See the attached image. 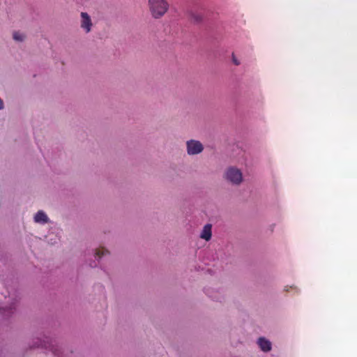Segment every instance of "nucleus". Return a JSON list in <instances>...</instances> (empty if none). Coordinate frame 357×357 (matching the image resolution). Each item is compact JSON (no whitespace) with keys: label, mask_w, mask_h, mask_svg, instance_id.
Returning <instances> with one entry per match:
<instances>
[{"label":"nucleus","mask_w":357,"mask_h":357,"mask_svg":"<svg viewBox=\"0 0 357 357\" xmlns=\"http://www.w3.org/2000/svg\"><path fill=\"white\" fill-rule=\"evenodd\" d=\"M108 253H109V252L107 250L102 248L101 249H98L96 250V256L98 257V258H100L101 257H102Z\"/></svg>","instance_id":"obj_10"},{"label":"nucleus","mask_w":357,"mask_h":357,"mask_svg":"<svg viewBox=\"0 0 357 357\" xmlns=\"http://www.w3.org/2000/svg\"><path fill=\"white\" fill-rule=\"evenodd\" d=\"M81 27L86 31V33H89L92 26V22L91 20V17L87 13L82 12L81 13Z\"/></svg>","instance_id":"obj_4"},{"label":"nucleus","mask_w":357,"mask_h":357,"mask_svg":"<svg viewBox=\"0 0 357 357\" xmlns=\"http://www.w3.org/2000/svg\"><path fill=\"white\" fill-rule=\"evenodd\" d=\"M3 108V100L0 98V110L2 109Z\"/></svg>","instance_id":"obj_12"},{"label":"nucleus","mask_w":357,"mask_h":357,"mask_svg":"<svg viewBox=\"0 0 357 357\" xmlns=\"http://www.w3.org/2000/svg\"><path fill=\"white\" fill-rule=\"evenodd\" d=\"M258 344L261 349L264 351H269L271 349V342L264 337H260L258 340Z\"/></svg>","instance_id":"obj_7"},{"label":"nucleus","mask_w":357,"mask_h":357,"mask_svg":"<svg viewBox=\"0 0 357 357\" xmlns=\"http://www.w3.org/2000/svg\"><path fill=\"white\" fill-rule=\"evenodd\" d=\"M232 61L234 63L236 66H238L240 64V61L235 57L234 54H232Z\"/></svg>","instance_id":"obj_11"},{"label":"nucleus","mask_w":357,"mask_h":357,"mask_svg":"<svg viewBox=\"0 0 357 357\" xmlns=\"http://www.w3.org/2000/svg\"><path fill=\"white\" fill-rule=\"evenodd\" d=\"M191 19L196 23H199L202 20V15L201 14L195 13L193 12H190Z\"/></svg>","instance_id":"obj_8"},{"label":"nucleus","mask_w":357,"mask_h":357,"mask_svg":"<svg viewBox=\"0 0 357 357\" xmlns=\"http://www.w3.org/2000/svg\"><path fill=\"white\" fill-rule=\"evenodd\" d=\"M187 153L190 155H197L204 150L203 144L198 140L190 139L186 142Z\"/></svg>","instance_id":"obj_3"},{"label":"nucleus","mask_w":357,"mask_h":357,"mask_svg":"<svg viewBox=\"0 0 357 357\" xmlns=\"http://www.w3.org/2000/svg\"><path fill=\"white\" fill-rule=\"evenodd\" d=\"M48 220L47 215L43 211H39L34 216V221L37 223L45 224Z\"/></svg>","instance_id":"obj_6"},{"label":"nucleus","mask_w":357,"mask_h":357,"mask_svg":"<svg viewBox=\"0 0 357 357\" xmlns=\"http://www.w3.org/2000/svg\"><path fill=\"white\" fill-rule=\"evenodd\" d=\"M24 38V35L20 32L15 31L13 33V39L16 41L22 42Z\"/></svg>","instance_id":"obj_9"},{"label":"nucleus","mask_w":357,"mask_h":357,"mask_svg":"<svg viewBox=\"0 0 357 357\" xmlns=\"http://www.w3.org/2000/svg\"><path fill=\"white\" fill-rule=\"evenodd\" d=\"M211 228H212L211 225H210V224L206 225L204 227L203 230L200 234V238H203L207 241H209L211 238V236H212Z\"/></svg>","instance_id":"obj_5"},{"label":"nucleus","mask_w":357,"mask_h":357,"mask_svg":"<svg viewBox=\"0 0 357 357\" xmlns=\"http://www.w3.org/2000/svg\"><path fill=\"white\" fill-rule=\"evenodd\" d=\"M225 179L233 185H239L243 181V174L240 169L234 167L227 169L225 173Z\"/></svg>","instance_id":"obj_2"},{"label":"nucleus","mask_w":357,"mask_h":357,"mask_svg":"<svg viewBox=\"0 0 357 357\" xmlns=\"http://www.w3.org/2000/svg\"><path fill=\"white\" fill-rule=\"evenodd\" d=\"M149 10L154 18L163 16L169 8V3L166 0H149Z\"/></svg>","instance_id":"obj_1"}]
</instances>
